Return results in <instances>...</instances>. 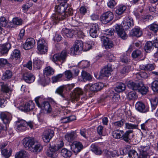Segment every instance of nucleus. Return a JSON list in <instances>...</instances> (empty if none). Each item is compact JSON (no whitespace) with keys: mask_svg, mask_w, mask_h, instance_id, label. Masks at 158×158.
I'll return each mask as SVG.
<instances>
[{"mask_svg":"<svg viewBox=\"0 0 158 158\" xmlns=\"http://www.w3.org/2000/svg\"><path fill=\"white\" fill-rule=\"evenodd\" d=\"M71 151L65 148H62L60 151L61 155L65 158H69L72 155Z\"/></svg>","mask_w":158,"mask_h":158,"instance_id":"nucleus-34","label":"nucleus"},{"mask_svg":"<svg viewBox=\"0 0 158 158\" xmlns=\"http://www.w3.org/2000/svg\"><path fill=\"white\" fill-rule=\"evenodd\" d=\"M35 40L32 38L27 39L23 44V48L25 50H29L33 48L35 44Z\"/></svg>","mask_w":158,"mask_h":158,"instance_id":"nucleus-19","label":"nucleus"},{"mask_svg":"<svg viewBox=\"0 0 158 158\" xmlns=\"http://www.w3.org/2000/svg\"><path fill=\"white\" fill-rule=\"evenodd\" d=\"M138 125L136 124H133L131 123H125V128L126 129L132 130L137 128Z\"/></svg>","mask_w":158,"mask_h":158,"instance_id":"nucleus-48","label":"nucleus"},{"mask_svg":"<svg viewBox=\"0 0 158 158\" xmlns=\"http://www.w3.org/2000/svg\"><path fill=\"white\" fill-rule=\"evenodd\" d=\"M147 27L150 30L156 32L158 30V25L156 23H153L148 26Z\"/></svg>","mask_w":158,"mask_h":158,"instance_id":"nucleus-56","label":"nucleus"},{"mask_svg":"<svg viewBox=\"0 0 158 158\" xmlns=\"http://www.w3.org/2000/svg\"><path fill=\"white\" fill-rule=\"evenodd\" d=\"M91 150L97 155H101L102 153V151L100 148L96 144H93L91 146Z\"/></svg>","mask_w":158,"mask_h":158,"instance_id":"nucleus-36","label":"nucleus"},{"mask_svg":"<svg viewBox=\"0 0 158 158\" xmlns=\"http://www.w3.org/2000/svg\"><path fill=\"white\" fill-rule=\"evenodd\" d=\"M136 77L139 79H140L141 78H147L148 77V75L145 72H140L137 73Z\"/></svg>","mask_w":158,"mask_h":158,"instance_id":"nucleus-53","label":"nucleus"},{"mask_svg":"<svg viewBox=\"0 0 158 158\" xmlns=\"http://www.w3.org/2000/svg\"><path fill=\"white\" fill-rule=\"evenodd\" d=\"M81 76L82 78L84 81L90 80L92 78V77L90 74L85 71H82Z\"/></svg>","mask_w":158,"mask_h":158,"instance_id":"nucleus-44","label":"nucleus"},{"mask_svg":"<svg viewBox=\"0 0 158 158\" xmlns=\"http://www.w3.org/2000/svg\"><path fill=\"white\" fill-rule=\"evenodd\" d=\"M89 65V62L87 60H82L78 64V66L81 68L85 69Z\"/></svg>","mask_w":158,"mask_h":158,"instance_id":"nucleus-50","label":"nucleus"},{"mask_svg":"<svg viewBox=\"0 0 158 158\" xmlns=\"http://www.w3.org/2000/svg\"><path fill=\"white\" fill-rule=\"evenodd\" d=\"M76 132L72 131L67 133L64 136L65 139L69 142H70L74 140L77 137Z\"/></svg>","mask_w":158,"mask_h":158,"instance_id":"nucleus-26","label":"nucleus"},{"mask_svg":"<svg viewBox=\"0 0 158 158\" xmlns=\"http://www.w3.org/2000/svg\"><path fill=\"white\" fill-rule=\"evenodd\" d=\"M83 50V43L82 42L81 40H76L74 43L73 47L70 49L71 53L72 54H74L78 52H81Z\"/></svg>","mask_w":158,"mask_h":158,"instance_id":"nucleus-9","label":"nucleus"},{"mask_svg":"<svg viewBox=\"0 0 158 158\" xmlns=\"http://www.w3.org/2000/svg\"><path fill=\"white\" fill-rule=\"evenodd\" d=\"M0 117L3 123L5 124L10 122V115L8 113L2 112L1 113Z\"/></svg>","mask_w":158,"mask_h":158,"instance_id":"nucleus-31","label":"nucleus"},{"mask_svg":"<svg viewBox=\"0 0 158 158\" xmlns=\"http://www.w3.org/2000/svg\"><path fill=\"white\" fill-rule=\"evenodd\" d=\"M97 132L100 136H104L106 135L105 129L101 126H99L98 127Z\"/></svg>","mask_w":158,"mask_h":158,"instance_id":"nucleus-52","label":"nucleus"},{"mask_svg":"<svg viewBox=\"0 0 158 158\" xmlns=\"http://www.w3.org/2000/svg\"><path fill=\"white\" fill-rule=\"evenodd\" d=\"M152 88L154 92H158V81H155L152 83Z\"/></svg>","mask_w":158,"mask_h":158,"instance_id":"nucleus-60","label":"nucleus"},{"mask_svg":"<svg viewBox=\"0 0 158 158\" xmlns=\"http://www.w3.org/2000/svg\"><path fill=\"white\" fill-rule=\"evenodd\" d=\"M112 71V66L110 64H108L101 71L100 77H109Z\"/></svg>","mask_w":158,"mask_h":158,"instance_id":"nucleus-14","label":"nucleus"},{"mask_svg":"<svg viewBox=\"0 0 158 158\" xmlns=\"http://www.w3.org/2000/svg\"><path fill=\"white\" fill-rule=\"evenodd\" d=\"M7 21L4 17H1L0 19V23L1 25L4 27H6L7 24Z\"/></svg>","mask_w":158,"mask_h":158,"instance_id":"nucleus-64","label":"nucleus"},{"mask_svg":"<svg viewBox=\"0 0 158 158\" xmlns=\"http://www.w3.org/2000/svg\"><path fill=\"white\" fill-rule=\"evenodd\" d=\"M35 105L32 101H30L26 103L23 106H21L20 109L24 111H29L33 109Z\"/></svg>","mask_w":158,"mask_h":158,"instance_id":"nucleus-21","label":"nucleus"},{"mask_svg":"<svg viewBox=\"0 0 158 158\" xmlns=\"http://www.w3.org/2000/svg\"><path fill=\"white\" fill-rule=\"evenodd\" d=\"M153 43L150 41H148L145 44L144 48L146 52H149L153 48Z\"/></svg>","mask_w":158,"mask_h":158,"instance_id":"nucleus-42","label":"nucleus"},{"mask_svg":"<svg viewBox=\"0 0 158 158\" xmlns=\"http://www.w3.org/2000/svg\"><path fill=\"white\" fill-rule=\"evenodd\" d=\"M101 39L105 49H110L113 47L114 44L113 42L108 37L102 36H101Z\"/></svg>","mask_w":158,"mask_h":158,"instance_id":"nucleus-17","label":"nucleus"},{"mask_svg":"<svg viewBox=\"0 0 158 158\" xmlns=\"http://www.w3.org/2000/svg\"><path fill=\"white\" fill-rule=\"evenodd\" d=\"M135 108L138 111L141 113H145L149 111L148 107L141 102H137L135 104Z\"/></svg>","mask_w":158,"mask_h":158,"instance_id":"nucleus-16","label":"nucleus"},{"mask_svg":"<svg viewBox=\"0 0 158 158\" xmlns=\"http://www.w3.org/2000/svg\"><path fill=\"white\" fill-rule=\"evenodd\" d=\"M149 146H141L139 148L140 152L139 158H147L148 157V151L150 149Z\"/></svg>","mask_w":158,"mask_h":158,"instance_id":"nucleus-12","label":"nucleus"},{"mask_svg":"<svg viewBox=\"0 0 158 158\" xmlns=\"http://www.w3.org/2000/svg\"><path fill=\"white\" fill-rule=\"evenodd\" d=\"M54 73V69L50 66L46 67L44 70V74L46 76L53 75Z\"/></svg>","mask_w":158,"mask_h":158,"instance_id":"nucleus-38","label":"nucleus"},{"mask_svg":"<svg viewBox=\"0 0 158 158\" xmlns=\"http://www.w3.org/2000/svg\"><path fill=\"white\" fill-rule=\"evenodd\" d=\"M11 47L10 44L8 43L4 44L0 47V52L4 54L7 53Z\"/></svg>","mask_w":158,"mask_h":158,"instance_id":"nucleus-32","label":"nucleus"},{"mask_svg":"<svg viewBox=\"0 0 158 158\" xmlns=\"http://www.w3.org/2000/svg\"><path fill=\"white\" fill-rule=\"evenodd\" d=\"M94 45L93 42H89V43H85L83 44V50L84 51H87L91 49L93 45Z\"/></svg>","mask_w":158,"mask_h":158,"instance_id":"nucleus-45","label":"nucleus"},{"mask_svg":"<svg viewBox=\"0 0 158 158\" xmlns=\"http://www.w3.org/2000/svg\"><path fill=\"white\" fill-rule=\"evenodd\" d=\"M13 22L14 24L19 25L22 24V20L18 18H15L13 19Z\"/></svg>","mask_w":158,"mask_h":158,"instance_id":"nucleus-63","label":"nucleus"},{"mask_svg":"<svg viewBox=\"0 0 158 158\" xmlns=\"http://www.w3.org/2000/svg\"><path fill=\"white\" fill-rule=\"evenodd\" d=\"M123 131L119 130H115L112 133V136L114 138L117 139H120L122 137V135Z\"/></svg>","mask_w":158,"mask_h":158,"instance_id":"nucleus-43","label":"nucleus"},{"mask_svg":"<svg viewBox=\"0 0 158 158\" xmlns=\"http://www.w3.org/2000/svg\"><path fill=\"white\" fill-rule=\"evenodd\" d=\"M126 6L123 5H121L118 6L115 12L117 14L120 15L122 14L126 10Z\"/></svg>","mask_w":158,"mask_h":158,"instance_id":"nucleus-39","label":"nucleus"},{"mask_svg":"<svg viewBox=\"0 0 158 158\" xmlns=\"http://www.w3.org/2000/svg\"><path fill=\"white\" fill-rule=\"evenodd\" d=\"M103 86V84L101 83H96L91 85L87 84L85 86L84 91L88 93L89 97H91L94 93L100 90Z\"/></svg>","mask_w":158,"mask_h":158,"instance_id":"nucleus-3","label":"nucleus"},{"mask_svg":"<svg viewBox=\"0 0 158 158\" xmlns=\"http://www.w3.org/2000/svg\"><path fill=\"white\" fill-rule=\"evenodd\" d=\"M41 97L39 96L35 98V101L39 107L40 108L44 111L46 113H50L52 110L50 105L48 102H44L40 104L39 103Z\"/></svg>","mask_w":158,"mask_h":158,"instance_id":"nucleus-4","label":"nucleus"},{"mask_svg":"<svg viewBox=\"0 0 158 158\" xmlns=\"http://www.w3.org/2000/svg\"><path fill=\"white\" fill-rule=\"evenodd\" d=\"M140 19L143 21L145 22L152 20L153 17L150 15H143L141 16Z\"/></svg>","mask_w":158,"mask_h":158,"instance_id":"nucleus-49","label":"nucleus"},{"mask_svg":"<svg viewBox=\"0 0 158 158\" xmlns=\"http://www.w3.org/2000/svg\"><path fill=\"white\" fill-rule=\"evenodd\" d=\"M21 56L20 51L17 49H15L11 53L10 58L12 60H15L17 61V62L19 63Z\"/></svg>","mask_w":158,"mask_h":158,"instance_id":"nucleus-22","label":"nucleus"},{"mask_svg":"<svg viewBox=\"0 0 158 158\" xmlns=\"http://www.w3.org/2000/svg\"><path fill=\"white\" fill-rule=\"evenodd\" d=\"M64 86H60L56 89V92L60 94L63 98H64L65 97L64 96V95L63 94V92L64 91Z\"/></svg>","mask_w":158,"mask_h":158,"instance_id":"nucleus-62","label":"nucleus"},{"mask_svg":"<svg viewBox=\"0 0 158 158\" xmlns=\"http://www.w3.org/2000/svg\"><path fill=\"white\" fill-rule=\"evenodd\" d=\"M142 32L139 27H135L133 28L130 32V35L132 36L139 37L141 36Z\"/></svg>","mask_w":158,"mask_h":158,"instance_id":"nucleus-27","label":"nucleus"},{"mask_svg":"<svg viewBox=\"0 0 158 158\" xmlns=\"http://www.w3.org/2000/svg\"><path fill=\"white\" fill-rule=\"evenodd\" d=\"M140 82L129 81L127 83L128 87L132 90H138L140 87Z\"/></svg>","mask_w":158,"mask_h":158,"instance_id":"nucleus-25","label":"nucleus"},{"mask_svg":"<svg viewBox=\"0 0 158 158\" xmlns=\"http://www.w3.org/2000/svg\"><path fill=\"white\" fill-rule=\"evenodd\" d=\"M133 131L132 130L126 131L125 133L123 131V133L122 135V139L125 142L128 143L130 140V134L132 133Z\"/></svg>","mask_w":158,"mask_h":158,"instance_id":"nucleus-33","label":"nucleus"},{"mask_svg":"<svg viewBox=\"0 0 158 158\" xmlns=\"http://www.w3.org/2000/svg\"><path fill=\"white\" fill-rule=\"evenodd\" d=\"M121 25V26L118 24L115 25L114 26V29L118 36L122 39L124 40L127 38V36L124 30L122 28V27L124 26V28L127 29L128 27L129 28L131 27L134 25L133 21L132 19L128 18L126 21H123Z\"/></svg>","mask_w":158,"mask_h":158,"instance_id":"nucleus-2","label":"nucleus"},{"mask_svg":"<svg viewBox=\"0 0 158 158\" xmlns=\"http://www.w3.org/2000/svg\"><path fill=\"white\" fill-rule=\"evenodd\" d=\"M62 76V74H60L56 76L53 77H52V82L54 83L59 81Z\"/></svg>","mask_w":158,"mask_h":158,"instance_id":"nucleus-61","label":"nucleus"},{"mask_svg":"<svg viewBox=\"0 0 158 158\" xmlns=\"http://www.w3.org/2000/svg\"><path fill=\"white\" fill-rule=\"evenodd\" d=\"M0 90L5 93L11 94L13 89L8 84L0 82Z\"/></svg>","mask_w":158,"mask_h":158,"instance_id":"nucleus-20","label":"nucleus"},{"mask_svg":"<svg viewBox=\"0 0 158 158\" xmlns=\"http://www.w3.org/2000/svg\"><path fill=\"white\" fill-rule=\"evenodd\" d=\"M2 153L6 158L9 157L11 154L10 149H9V152L6 149H4L2 150Z\"/></svg>","mask_w":158,"mask_h":158,"instance_id":"nucleus-57","label":"nucleus"},{"mask_svg":"<svg viewBox=\"0 0 158 158\" xmlns=\"http://www.w3.org/2000/svg\"><path fill=\"white\" fill-rule=\"evenodd\" d=\"M71 149L75 154L79 152L83 148L82 144L80 142L75 141L70 145Z\"/></svg>","mask_w":158,"mask_h":158,"instance_id":"nucleus-15","label":"nucleus"},{"mask_svg":"<svg viewBox=\"0 0 158 158\" xmlns=\"http://www.w3.org/2000/svg\"><path fill=\"white\" fill-rule=\"evenodd\" d=\"M103 152L105 156L107 157H114L116 156L114 152H112L107 150H105Z\"/></svg>","mask_w":158,"mask_h":158,"instance_id":"nucleus-54","label":"nucleus"},{"mask_svg":"<svg viewBox=\"0 0 158 158\" xmlns=\"http://www.w3.org/2000/svg\"><path fill=\"white\" fill-rule=\"evenodd\" d=\"M43 62L38 58H36L33 60V68L35 69H40L42 66Z\"/></svg>","mask_w":158,"mask_h":158,"instance_id":"nucleus-35","label":"nucleus"},{"mask_svg":"<svg viewBox=\"0 0 158 158\" xmlns=\"http://www.w3.org/2000/svg\"><path fill=\"white\" fill-rule=\"evenodd\" d=\"M114 17L113 13L110 11H108L102 14L101 16L100 19L102 23L106 24L112 21Z\"/></svg>","mask_w":158,"mask_h":158,"instance_id":"nucleus-8","label":"nucleus"},{"mask_svg":"<svg viewBox=\"0 0 158 158\" xmlns=\"http://www.w3.org/2000/svg\"><path fill=\"white\" fill-rule=\"evenodd\" d=\"M142 53L141 51L139 50H136L133 52L131 54V56L133 58H136L141 56Z\"/></svg>","mask_w":158,"mask_h":158,"instance_id":"nucleus-58","label":"nucleus"},{"mask_svg":"<svg viewBox=\"0 0 158 158\" xmlns=\"http://www.w3.org/2000/svg\"><path fill=\"white\" fill-rule=\"evenodd\" d=\"M98 25L96 23L91 24L89 26V33L93 38H96L98 36V32L99 31Z\"/></svg>","mask_w":158,"mask_h":158,"instance_id":"nucleus-13","label":"nucleus"},{"mask_svg":"<svg viewBox=\"0 0 158 158\" xmlns=\"http://www.w3.org/2000/svg\"><path fill=\"white\" fill-rule=\"evenodd\" d=\"M43 149L42 146L40 143H38L33 145L32 148H31L30 151L37 153L40 152Z\"/></svg>","mask_w":158,"mask_h":158,"instance_id":"nucleus-30","label":"nucleus"},{"mask_svg":"<svg viewBox=\"0 0 158 158\" xmlns=\"http://www.w3.org/2000/svg\"><path fill=\"white\" fill-rule=\"evenodd\" d=\"M37 48L40 54H44L47 52L48 50V44L45 40L41 38L38 40Z\"/></svg>","mask_w":158,"mask_h":158,"instance_id":"nucleus-5","label":"nucleus"},{"mask_svg":"<svg viewBox=\"0 0 158 158\" xmlns=\"http://www.w3.org/2000/svg\"><path fill=\"white\" fill-rule=\"evenodd\" d=\"M152 108V110H155L158 103V98L156 97H154L150 99Z\"/></svg>","mask_w":158,"mask_h":158,"instance_id":"nucleus-46","label":"nucleus"},{"mask_svg":"<svg viewBox=\"0 0 158 158\" xmlns=\"http://www.w3.org/2000/svg\"><path fill=\"white\" fill-rule=\"evenodd\" d=\"M128 156L129 158H137L138 153L134 150H130L128 152Z\"/></svg>","mask_w":158,"mask_h":158,"instance_id":"nucleus-55","label":"nucleus"},{"mask_svg":"<svg viewBox=\"0 0 158 158\" xmlns=\"http://www.w3.org/2000/svg\"><path fill=\"white\" fill-rule=\"evenodd\" d=\"M62 33L64 36L71 38L73 37L75 32L73 30L65 28L63 29Z\"/></svg>","mask_w":158,"mask_h":158,"instance_id":"nucleus-24","label":"nucleus"},{"mask_svg":"<svg viewBox=\"0 0 158 158\" xmlns=\"http://www.w3.org/2000/svg\"><path fill=\"white\" fill-rule=\"evenodd\" d=\"M23 143L25 148H28L30 151L31 148H32L35 143L34 139L30 137H25L23 140Z\"/></svg>","mask_w":158,"mask_h":158,"instance_id":"nucleus-18","label":"nucleus"},{"mask_svg":"<svg viewBox=\"0 0 158 158\" xmlns=\"http://www.w3.org/2000/svg\"><path fill=\"white\" fill-rule=\"evenodd\" d=\"M12 76V72L9 70H6L3 73L2 77V79L3 81H6L11 78Z\"/></svg>","mask_w":158,"mask_h":158,"instance_id":"nucleus-40","label":"nucleus"},{"mask_svg":"<svg viewBox=\"0 0 158 158\" xmlns=\"http://www.w3.org/2000/svg\"><path fill=\"white\" fill-rule=\"evenodd\" d=\"M54 149L52 146L49 148V150L47 152V155L48 156L51 158H56L57 157V154L56 152V151Z\"/></svg>","mask_w":158,"mask_h":158,"instance_id":"nucleus-37","label":"nucleus"},{"mask_svg":"<svg viewBox=\"0 0 158 158\" xmlns=\"http://www.w3.org/2000/svg\"><path fill=\"white\" fill-rule=\"evenodd\" d=\"M67 56V51L66 50H64L60 53L56 54L53 55L52 58V60L55 62L59 61L62 63L65 61Z\"/></svg>","mask_w":158,"mask_h":158,"instance_id":"nucleus-6","label":"nucleus"},{"mask_svg":"<svg viewBox=\"0 0 158 158\" xmlns=\"http://www.w3.org/2000/svg\"><path fill=\"white\" fill-rule=\"evenodd\" d=\"M65 4H60L55 6L56 12L53 14L52 17V19L53 24H56L60 20H63L68 16L69 15L72 13V10L70 8H66L65 9Z\"/></svg>","mask_w":158,"mask_h":158,"instance_id":"nucleus-1","label":"nucleus"},{"mask_svg":"<svg viewBox=\"0 0 158 158\" xmlns=\"http://www.w3.org/2000/svg\"><path fill=\"white\" fill-rule=\"evenodd\" d=\"M128 99L129 100H135L137 98L136 93L134 91L129 92L127 95Z\"/></svg>","mask_w":158,"mask_h":158,"instance_id":"nucleus-51","label":"nucleus"},{"mask_svg":"<svg viewBox=\"0 0 158 158\" xmlns=\"http://www.w3.org/2000/svg\"><path fill=\"white\" fill-rule=\"evenodd\" d=\"M29 156L28 153L23 150L17 152L15 155V158H29Z\"/></svg>","mask_w":158,"mask_h":158,"instance_id":"nucleus-28","label":"nucleus"},{"mask_svg":"<svg viewBox=\"0 0 158 158\" xmlns=\"http://www.w3.org/2000/svg\"><path fill=\"white\" fill-rule=\"evenodd\" d=\"M83 93V92L81 88H77L75 89L73 92L71 94L70 98L67 99L68 103H69L70 101L73 102L75 101H78L79 99L80 95H82Z\"/></svg>","mask_w":158,"mask_h":158,"instance_id":"nucleus-7","label":"nucleus"},{"mask_svg":"<svg viewBox=\"0 0 158 158\" xmlns=\"http://www.w3.org/2000/svg\"><path fill=\"white\" fill-rule=\"evenodd\" d=\"M126 87V85L124 83L121 82H118L116 83L114 90L117 92H121L125 89Z\"/></svg>","mask_w":158,"mask_h":158,"instance_id":"nucleus-29","label":"nucleus"},{"mask_svg":"<svg viewBox=\"0 0 158 158\" xmlns=\"http://www.w3.org/2000/svg\"><path fill=\"white\" fill-rule=\"evenodd\" d=\"M124 120L115 122L112 123L113 127L115 128H118L119 127H121L123 125Z\"/></svg>","mask_w":158,"mask_h":158,"instance_id":"nucleus-47","label":"nucleus"},{"mask_svg":"<svg viewBox=\"0 0 158 158\" xmlns=\"http://www.w3.org/2000/svg\"><path fill=\"white\" fill-rule=\"evenodd\" d=\"M15 128L18 132L24 131L26 129L27 122L23 119H18L16 121Z\"/></svg>","mask_w":158,"mask_h":158,"instance_id":"nucleus-10","label":"nucleus"},{"mask_svg":"<svg viewBox=\"0 0 158 158\" xmlns=\"http://www.w3.org/2000/svg\"><path fill=\"white\" fill-rule=\"evenodd\" d=\"M54 132L53 130L48 129L43 132L42 137L44 142H49L54 136Z\"/></svg>","mask_w":158,"mask_h":158,"instance_id":"nucleus-11","label":"nucleus"},{"mask_svg":"<svg viewBox=\"0 0 158 158\" xmlns=\"http://www.w3.org/2000/svg\"><path fill=\"white\" fill-rule=\"evenodd\" d=\"M23 79L26 82L30 83L33 82L35 80V77L31 73H25L23 74Z\"/></svg>","mask_w":158,"mask_h":158,"instance_id":"nucleus-23","label":"nucleus"},{"mask_svg":"<svg viewBox=\"0 0 158 158\" xmlns=\"http://www.w3.org/2000/svg\"><path fill=\"white\" fill-rule=\"evenodd\" d=\"M142 94H145L148 91V87H146L142 82H140V87L138 90Z\"/></svg>","mask_w":158,"mask_h":158,"instance_id":"nucleus-41","label":"nucleus"},{"mask_svg":"<svg viewBox=\"0 0 158 158\" xmlns=\"http://www.w3.org/2000/svg\"><path fill=\"white\" fill-rule=\"evenodd\" d=\"M64 146V143L63 141H59L57 143L56 145L52 146V148H54L55 150L57 151L60 148L63 147Z\"/></svg>","mask_w":158,"mask_h":158,"instance_id":"nucleus-59","label":"nucleus"}]
</instances>
